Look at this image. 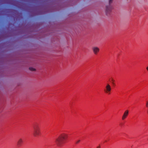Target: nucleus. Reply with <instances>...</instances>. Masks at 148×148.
Returning a JSON list of instances; mask_svg holds the SVG:
<instances>
[{
	"label": "nucleus",
	"mask_w": 148,
	"mask_h": 148,
	"mask_svg": "<svg viewBox=\"0 0 148 148\" xmlns=\"http://www.w3.org/2000/svg\"><path fill=\"white\" fill-rule=\"evenodd\" d=\"M68 137L67 134H62L56 139L55 142L57 146L60 147L64 143V140L67 139Z\"/></svg>",
	"instance_id": "f257e3e1"
},
{
	"label": "nucleus",
	"mask_w": 148,
	"mask_h": 148,
	"mask_svg": "<svg viewBox=\"0 0 148 148\" xmlns=\"http://www.w3.org/2000/svg\"><path fill=\"white\" fill-rule=\"evenodd\" d=\"M33 129V134L34 136L38 137L41 134L40 128L38 124H36L34 125Z\"/></svg>",
	"instance_id": "f03ea898"
},
{
	"label": "nucleus",
	"mask_w": 148,
	"mask_h": 148,
	"mask_svg": "<svg viewBox=\"0 0 148 148\" xmlns=\"http://www.w3.org/2000/svg\"><path fill=\"white\" fill-rule=\"evenodd\" d=\"M113 9V7L110 5L106 6L105 9V13L107 16H110L112 12Z\"/></svg>",
	"instance_id": "7ed1b4c3"
},
{
	"label": "nucleus",
	"mask_w": 148,
	"mask_h": 148,
	"mask_svg": "<svg viewBox=\"0 0 148 148\" xmlns=\"http://www.w3.org/2000/svg\"><path fill=\"white\" fill-rule=\"evenodd\" d=\"M111 90V86L109 84H107L104 89V92L108 95L110 94Z\"/></svg>",
	"instance_id": "20e7f679"
},
{
	"label": "nucleus",
	"mask_w": 148,
	"mask_h": 148,
	"mask_svg": "<svg viewBox=\"0 0 148 148\" xmlns=\"http://www.w3.org/2000/svg\"><path fill=\"white\" fill-rule=\"evenodd\" d=\"M92 50L94 53L95 55H97L99 52V48L96 46H94L92 48Z\"/></svg>",
	"instance_id": "39448f33"
},
{
	"label": "nucleus",
	"mask_w": 148,
	"mask_h": 148,
	"mask_svg": "<svg viewBox=\"0 0 148 148\" xmlns=\"http://www.w3.org/2000/svg\"><path fill=\"white\" fill-rule=\"evenodd\" d=\"M23 140L22 138H20L18 140L17 143V145L18 147L21 146L23 143Z\"/></svg>",
	"instance_id": "423d86ee"
},
{
	"label": "nucleus",
	"mask_w": 148,
	"mask_h": 148,
	"mask_svg": "<svg viewBox=\"0 0 148 148\" xmlns=\"http://www.w3.org/2000/svg\"><path fill=\"white\" fill-rule=\"evenodd\" d=\"M129 113V111L128 110H126L124 112L122 117V119L123 120H124L127 117Z\"/></svg>",
	"instance_id": "0eeeda50"
},
{
	"label": "nucleus",
	"mask_w": 148,
	"mask_h": 148,
	"mask_svg": "<svg viewBox=\"0 0 148 148\" xmlns=\"http://www.w3.org/2000/svg\"><path fill=\"white\" fill-rule=\"evenodd\" d=\"M29 69L32 71H36V69L33 67H30L29 68Z\"/></svg>",
	"instance_id": "6e6552de"
},
{
	"label": "nucleus",
	"mask_w": 148,
	"mask_h": 148,
	"mask_svg": "<svg viewBox=\"0 0 148 148\" xmlns=\"http://www.w3.org/2000/svg\"><path fill=\"white\" fill-rule=\"evenodd\" d=\"M113 1V0H109V5H110V4L112 3Z\"/></svg>",
	"instance_id": "1a4fd4ad"
},
{
	"label": "nucleus",
	"mask_w": 148,
	"mask_h": 148,
	"mask_svg": "<svg viewBox=\"0 0 148 148\" xmlns=\"http://www.w3.org/2000/svg\"><path fill=\"white\" fill-rule=\"evenodd\" d=\"M146 107L148 108V100L146 102Z\"/></svg>",
	"instance_id": "9d476101"
},
{
	"label": "nucleus",
	"mask_w": 148,
	"mask_h": 148,
	"mask_svg": "<svg viewBox=\"0 0 148 148\" xmlns=\"http://www.w3.org/2000/svg\"><path fill=\"white\" fill-rule=\"evenodd\" d=\"M80 140H78L76 142V144H78L80 142Z\"/></svg>",
	"instance_id": "9b49d317"
},
{
	"label": "nucleus",
	"mask_w": 148,
	"mask_h": 148,
	"mask_svg": "<svg viewBox=\"0 0 148 148\" xmlns=\"http://www.w3.org/2000/svg\"><path fill=\"white\" fill-rule=\"evenodd\" d=\"M101 148V147L100 145H99V146H98V147H97L96 148Z\"/></svg>",
	"instance_id": "f8f14e48"
},
{
	"label": "nucleus",
	"mask_w": 148,
	"mask_h": 148,
	"mask_svg": "<svg viewBox=\"0 0 148 148\" xmlns=\"http://www.w3.org/2000/svg\"><path fill=\"white\" fill-rule=\"evenodd\" d=\"M146 69L147 70V71H148V66L147 67Z\"/></svg>",
	"instance_id": "ddd939ff"
},
{
	"label": "nucleus",
	"mask_w": 148,
	"mask_h": 148,
	"mask_svg": "<svg viewBox=\"0 0 148 148\" xmlns=\"http://www.w3.org/2000/svg\"><path fill=\"white\" fill-rule=\"evenodd\" d=\"M112 81H114L113 80V79H112Z\"/></svg>",
	"instance_id": "4468645a"
},
{
	"label": "nucleus",
	"mask_w": 148,
	"mask_h": 148,
	"mask_svg": "<svg viewBox=\"0 0 148 148\" xmlns=\"http://www.w3.org/2000/svg\"><path fill=\"white\" fill-rule=\"evenodd\" d=\"M147 112H148V111H147Z\"/></svg>",
	"instance_id": "2eb2a0df"
}]
</instances>
